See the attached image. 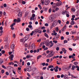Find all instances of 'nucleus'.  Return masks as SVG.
<instances>
[{
    "instance_id": "f257e3e1",
    "label": "nucleus",
    "mask_w": 79,
    "mask_h": 79,
    "mask_svg": "<svg viewBox=\"0 0 79 79\" xmlns=\"http://www.w3.org/2000/svg\"><path fill=\"white\" fill-rule=\"evenodd\" d=\"M54 5L55 6H52V8L53 9H55L56 11H58L59 10H60V8L59 7L60 6H61L63 5V3L61 1H60L59 2H58L57 3H54ZM57 6L58 7H57ZM56 8V9H55Z\"/></svg>"
},
{
    "instance_id": "f03ea898",
    "label": "nucleus",
    "mask_w": 79,
    "mask_h": 79,
    "mask_svg": "<svg viewBox=\"0 0 79 79\" xmlns=\"http://www.w3.org/2000/svg\"><path fill=\"white\" fill-rule=\"evenodd\" d=\"M77 68V71H79V67L78 66V65L75 66L74 65H73L72 66V68H71L72 70V71H74V69L76 68Z\"/></svg>"
},
{
    "instance_id": "7ed1b4c3",
    "label": "nucleus",
    "mask_w": 79,
    "mask_h": 79,
    "mask_svg": "<svg viewBox=\"0 0 79 79\" xmlns=\"http://www.w3.org/2000/svg\"><path fill=\"white\" fill-rule=\"evenodd\" d=\"M54 55V53L52 54H49L47 56V58H50V57H52V56H53Z\"/></svg>"
},
{
    "instance_id": "20e7f679",
    "label": "nucleus",
    "mask_w": 79,
    "mask_h": 79,
    "mask_svg": "<svg viewBox=\"0 0 79 79\" xmlns=\"http://www.w3.org/2000/svg\"><path fill=\"white\" fill-rule=\"evenodd\" d=\"M32 17L30 18V21H32L33 18H35V15L34 14H33L32 15Z\"/></svg>"
},
{
    "instance_id": "39448f33",
    "label": "nucleus",
    "mask_w": 79,
    "mask_h": 79,
    "mask_svg": "<svg viewBox=\"0 0 79 79\" xmlns=\"http://www.w3.org/2000/svg\"><path fill=\"white\" fill-rule=\"evenodd\" d=\"M50 1H49V0L46 1L45 2H44V4L45 5H48Z\"/></svg>"
},
{
    "instance_id": "423d86ee",
    "label": "nucleus",
    "mask_w": 79,
    "mask_h": 79,
    "mask_svg": "<svg viewBox=\"0 0 79 79\" xmlns=\"http://www.w3.org/2000/svg\"><path fill=\"white\" fill-rule=\"evenodd\" d=\"M31 47H32V49L34 50V49H35V44H31Z\"/></svg>"
},
{
    "instance_id": "0eeeda50",
    "label": "nucleus",
    "mask_w": 79,
    "mask_h": 79,
    "mask_svg": "<svg viewBox=\"0 0 79 79\" xmlns=\"http://www.w3.org/2000/svg\"><path fill=\"white\" fill-rule=\"evenodd\" d=\"M63 69L64 71H68V70H69V68L66 67H63Z\"/></svg>"
},
{
    "instance_id": "6e6552de",
    "label": "nucleus",
    "mask_w": 79,
    "mask_h": 79,
    "mask_svg": "<svg viewBox=\"0 0 79 79\" xmlns=\"http://www.w3.org/2000/svg\"><path fill=\"white\" fill-rule=\"evenodd\" d=\"M10 48L12 49V50H14V49H15V44H12L10 46Z\"/></svg>"
},
{
    "instance_id": "1a4fd4ad",
    "label": "nucleus",
    "mask_w": 79,
    "mask_h": 79,
    "mask_svg": "<svg viewBox=\"0 0 79 79\" xmlns=\"http://www.w3.org/2000/svg\"><path fill=\"white\" fill-rule=\"evenodd\" d=\"M20 42H23V43H25L26 42V40L24 39H22L20 40Z\"/></svg>"
},
{
    "instance_id": "9d476101",
    "label": "nucleus",
    "mask_w": 79,
    "mask_h": 79,
    "mask_svg": "<svg viewBox=\"0 0 79 79\" xmlns=\"http://www.w3.org/2000/svg\"><path fill=\"white\" fill-rule=\"evenodd\" d=\"M22 12H20L18 15V16L20 18H21L22 17Z\"/></svg>"
},
{
    "instance_id": "9b49d317",
    "label": "nucleus",
    "mask_w": 79,
    "mask_h": 79,
    "mask_svg": "<svg viewBox=\"0 0 79 79\" xmlns=\"http://www.w3.org/2000/svg\"><path fill=\"white\" fill-rule=\"evenodd\" d=\"M66 25H65L64 27L62 28L61 30V31H64L66 30Z\"/></svg>"
},
{
    "instance_id": "f8f14e48",
    "label": "nucleus",
    "mask_w": 79,
    "mask_h": 79,
    "mask_svg": "<svg viewBox=\"0 0 79 79\" xmlns=\"http://www.w3.org/2000/svg\"><path fill=\"white\" fill-rule=\"evenodd\" d=\"M71 77H71V79H73L74 78H78L77 77H75L72 74H71Z\"/></svg>"
},
{
    "instance_id": "ddd939ff",
    "label": "nucleus",
    "mask_w": 79,
    "mask_h": 79,
    "mask_svg": "<svg viewBox=\"0 0 79 79\" xmlns=\"http://www.w3.org/2000/svg\"><path fill=\"white\" fill-rule=\"evenodd\" d=\"M39 31H39V29H35L34 32L35 33L37 34V32H39Z\"/></svg>"
},
{
    "instance_id": "4468645a",
    "label": "nucleus",
    "mask_w": 79,
    "mask_h": 79,
    "mask_svg": "<svg viewBox=\"0 0 79 79\" xmlns=\"http://www.w3.org/2000/svg\"><path fill=\"white\" fill-rule=\"evenodd\" d=\"M49 19L50 20H52L51 21H54V18L53 17L50 16L49 18Z\"/></svg>"
},
{
    "instance_id": "2eb2a0df",
    "label": "nucleus",
    "mask_w": 79,
    "mask_h": 79,
    "mask_svg": "<svg viewBox=\"0 0 79 79\" xmlns=\"http://www.w3.org/2000/svg\"><path fill=\"white\" fill-rule=\"evenodd\" d=\"M29 37V36L28 35H27L25 36V41H26L27 40H28Z\"/></svg>"
},
{
    "instance_id": "dca6fc26",
    "label": "nucleus",
    "mask_w": 79,
    "mask_h": 79,
    "mask_svg": "<svg viewBox=\"0 0 79 79\" xmlns=\"http://www.w3.org/2000/svg\"><path fill=\"white\" fill-rule=\"evenodd\" d=\"M58 23V21L56 20H55L52 23V25H55V24H56Z\"/></svg>"
},
{
    "instance_id": "f3484780",
    "label": "nucleus",
    "mask_w": 79,
    "mask_h": 79,
    "mask_svg": "<svg viewBox=\"0 0 79 79\" xmlns=\"http://www.w3.org/2000/svg\"><path fill=\"white\" fill-rule=\"evenodd\" d=\"M64 78L65 79H69V77H68V76L67 75H65L64 76Z\"/></svg>"
},
{
    "instance_id": "a211bd4d",
    "label": "nucleus",
    "mask_w": 79,
    "mask_h": 79,
    "mask_svg": "<svg viewBox=\"0 0 79 79\" xmlns=\"http://www.w3.org/2000/svg\"><path fill=\"white\" fill-rule=\"evenodd\" d=\"M14 57V55L13 54H11L9 58L10 59H13Z\"/></svg>"
},
{
    "instance_id": "6ab92c4d",
    "label": "nucleus",
    "mask_w": 79,
    "mask_h": 79,
    "mask_svg": "<svg viewBox=\"0 0 79 79\" xmlns=\"http://www.w3.org/2000/svg\"><path fill=\"white\" fill-rule=\"evenodd\" d=\"M59 35H56L55 36V39L56 40V39H58L59 38Z\"/></svg>"
},
{
    "instance_id": "aec40b11",
    "label": "nucleus",
    "mask_w": 79,
    "mask_h": 79,
    "mask_svg": "<svg viewBox=\"0 0 79 79\" xmlns=\"http://www.w3.org/2000/svg\"><path fill=\"white\" fill-rule=\"evenodd\" d=\"M17 23H20V22H21V20L20 19V18H17Z\"/></svg>"
},
{
    "instance_id": "412c9836",
    "label": "nucleus",
    "mask_w": 79,
    "mask_h": 79,
    "mask_svg": "<svg viewBox=\"0 0 79 79\" xmlns=\"http://www.w3.org/2000/svg\"><path fill=\"white\" fill-rule=\"evenodd\" d=\"M70 24L71 25H74L75 24V22L74 21H71L70 22Z\"/></svg>"
},
{
    "instance_id": "4be33fe9",
    "label": "nucleus",
    "mask_w": 79,
    "mask_h": 79,
    "mask_svg": "<svg viewBox=\"0 0 79 79\" xmlns=\"http://www.w3.org/2000/svg\"><path fill=\"white\" fill-rule=\"evenodd\" d=\"M3 63V61L2 60V59L0 58V65Z\"/></svg>"
},
{
    "instance_id": "5701e85b",
    "label": "nucleus",
    "mask_w": 79,
    "mask_h": 79,
    "mask_svg": "<svg viewBox=\"0 0 79 79\" xmlns=\"http://www.w3.org/2000/svg\"><path fill=\"white\" fill-rule=\"evenodd\" d=\"M41 2L43 5H44V0H41Z\"/></svg>"
},
{
    "instance_id": "b1692460",
    "label": "nucleus",
    "mask_w": 79,
    "mask_h": 79,
    "mask_svg": "<svg viewBox=\"0 0 79 79\" xmlns=\"http://www.w3.org/2000/svg\"><path fill=\"white\" fill-rule=\"evenodd\" d=\"M15 24H16V23H13L12 24H11L10 26V27H13V26H15Z\"/></svg>"
},
{
    "instance_id": "393cba45",
    "label": "nucleus",
    "mask_w": 79,
    "mask_h": 79,
    "mask_svg": "<svg viewBox=\"0 0 79 79\" xmlns=\"http://www.w3.org/2000/svg\"><path fill=\"white\" fill-rule=\"evenodd\" d=\"M71 66H72V64H70L69 67H68V68H69V69H71Z\"/></svg>"
},
{
    "instance_id": "a878e982",
    "label": "nucleus",
    "mask_w": 79,
    "mask_h": 79,
    "mask_svg": "<svg viewBox=\"0 0 79 79\" xmlns=\"http://www.w3.org/2000/svg\"><path fill=\"white\" fill-rule=\"evenodd\" d=\"M42 57V56L41 55H40V56H38L37 57V60H39L40 58L41 57Z\"/></svg>"
},
{
    "instance_id": "bb28decb",
    "label": "nucleus",
    "mask_w": 79,
    "mask_h": 79,
    "mask_svg": "<svg viewBox=\"0 0 79 79\" xmlns=\"http://www.w3.org/2000/svg\"><path fill=\"white\" fill-rule=\"evenodd\" d=\"M3 30H2L0 31V36H1L2 35V34H3Z\"/></svg>"
},
{
    "instance_id": "cd10ccee",
    "label": "nucleus",
    "mask_w": 79,
    "mask_h": 79,
    "mask_svg": "<svg viewBox=\"0 0 79 79\" xmlns=\"http://www.w3.org/2000/svg\"><path fill=\"white\" fill-rule=\"evenodd\" d=\"M72 11H73V13H74V12H74V11H75V8H72Z\"/></svg>"
},
{
    "instance_id": "c85d7f7f",
    "label": "nucleus",
    "mask_w": 79,
    "mask_h": 79,
    "mask_svg": "<svg viewBox=\"0 0 79 79\" xmlns=\"http://www.w3.org/2000/svg\"><path fill=\"white\" fill-rule=\"evenodd\" d=\"M50 52H51V53H50L51 54H53V53H55V52H54L53 51H50Z\"/></svg>"
},
{
    "instance_id": "c756f323",
    "label": "nucleus",
    "mask_w": 79,
    "mask_h": 79,
    "mask_svg": "<svg viewBox=\"0 0 79 79\" xmlns=\"http://www.w3.org/2000/svg\"><path fill=\"white\" fill-rule=\"evenodd\" d=\"M48 68H53V65H49L48 66Z\"/></svg>"
},
{
    "instance_id": "7c9ffc66",
    "label": "nucleus",
    "mask_w": 79,
    "mask_h": 79,
    "mask_svg": "<svg viewBox=\"0 0 79 79\" xmlns=\"http://www.w3.org/2000/svg\"><path fill=\"white\" fill-rule=\"evenodd\" d=\"M34 31H32L31 33L30 34V35H31V36H32V35H33V34H34Z\"/></svg>"
},
{
    "instance_id": "2f4dec72",
    "label": "nucleus",
    "mask_w": 79,
    "mask_h": 79,
    "mask_svg": "<svg viewBox=\"0 0 79 79\" xmlns=\"http://www.w3.org/2000/svg\"><path fill=\"white\" fill-rule=\"evenodd\" d=\"M38 6L39 7L40 10H42V7H41V6L40 5H38Z\"/></svg>"
},
{
    "instance_id": "473e14b6",
    "label": "nucleus",
    "mask_w": 79,
    "mask_h": 79,
    "mask_svg": "<svg viewBox=\"0 0 79 79\" xmlns=\"http://www.w3.org/2000/svg\"><path fill=\"white\" fill-rule=\"evenodd\" d=\"M65 13L66 14V15H68L69 14V12L68 11H67L66 10H65Z\"/></svg>"
},
{
    "instance_id": "72a5a7b5",
    "label": "nucleus",
    "mask_w": 79,
    "mask_h": 79,
    "mask_svg": "<svg viewBox=\"0 0 79 79\" xmlns=\"http://www.w3.org/2000/svg\"><path fill=\"white\" fill-rule=\"evenodd\" d=\"M1 53L2 54H4V53H5V51L2 50L1 52Z\"/></svg>"
},
{
    "instance_id": "f704fd0d",
    "label": "nucleus",
    "mask_w": 79,
    "mask_h": 79,
    "mask_svg": "<svg viewBox=\"0 0 79 79\" xmlns=\"http://www.w3.org/2000/svg\"><path fill=\"white\" fill-rule=\"evenodd\" d=\"M18 73L19 74H21V71L20 70L18 71Z\"/></svg>"
},
{
    "instance_id": "c9c22d12",
    "label": "nucleus",
    "mask_w": 79,
    "mask_h": 79,
    "mask_svg": "<svg viewBox=\"0 0 79 79\" xmlns=\"http://www.w3.org/2000/svg\"><path fill=\"white\" fill-rule=\"evenodd\" d=\"M74 65H77V64H78V63L77 62H74Z\"/></svg>"
},
{
    "instance_id": "e433bc0d",
    "label": "nucleus",
    "mask_w": 79,
    "mask_h": 79,
    "mask_svg": "<svg viewBox=\"0 0 79 79\" xmlns=\"http://www.w3.org/2000/svg\"><path fill=\"white\" fill-rule=\"evenodd\" d=\"M44 36L45 37H48V35L47 34L45 33L44 34Z\"/></svg>"
},
{
    "instance_id": "4c0bfd02",
    "label": "nucleus",
    "mask_w": 79,
    "mask_h": 79,
    "mask_svg": "<svg viewBox=\"0 0 79 79\" xmlns=\"http://www.w3.org/2000/svg\"><path fill=\"white\" fill-rule=\"evenodd\" d=\"M28 27H29V28H32V26L31 25H29L28 26Z\"/></svg>"
},
{
    "instance_id": "58836bf2",
    "label": "nucleus",
    "mask_w": 79,
    "mask_h": 79,
    "mask_svg": "<svg viewBox=\"0 0 79 79\" xmlns=\"http://www.w3.org/2000/svg\"><path fill=\"white\" fill-rule=\"evenodd\" d=\"M2 68H4V69H6V67L5 66H4V65H2Z\"/></svg>"
},
{
    "instance_id": "ea45409f",
    "label": "nucleus",
    "mask_w": 79,
    "mask_h": 79,
    "mask_svg": "<svg viewBox=\"0 0 79 79\" xmlns=\"http://www.w3.org/2000/svg\"><path fill=\"white\" fill-rule=\"evenodd\" d=\"M56 30L57 32H58L59 31V29H58V27H56Z\"/></svg>"
},
{
    "instance_id": "a19ab883",
    "label": "nucleus",
    "mask_w": 79,
    "mask_h": 79,
    "mask_svg": "<svg viewBox=\"0 0 79 79\" xmlns=\"http://www.w3.org/2000/svg\"><path fill=\"white\" fill-rule=\"evenodd\" d=\"M10 65H11V64H12V65H14V63L13 62H11L10 63H9Z\"/></svg>"
},
{
    "instance_id": "79ce46f5",
    "label": "nucleus",
    "mask_w": 79,
    "mask_h": 79,
    "mask_svg": "<svg viewBox=\"0 0 79 79\" xmlns=\"http://www.w3.org/2000/svg\"><path fill=\"white\" fill-rule=\"evenodd\" d=\"M56 50L57 51H58L59 50H60V48L58 47H57L56 48Z\"/></svg>"
},
{
    "instance_id": "37998d69",
    "label": "nucleus",
    "mask_w": 79,
    "mask_h": 79,
    "mask_svg": "<svg viewBox=\"0 0 79 79\" xmlns=\"http://www.w3.org/2000/svg\"><path fill=\"white\" fill-rule=\"evenodd\" d=\"M6 76H8V75H9V73L8 72H6Z\"/></svg>"
},
{
    "instance_id": "c03bdc74",
    "label": "nucleus",
    "mask_w": 79,
    "mask_h": 79,
    "mask_svg": "<svg viewBox=\"0 0 79 79\" xmlns=\"http://www.w3.org/2000/svg\"><path fill=\"white\" fill-rule=\"evenodd\" d=\"M1 73L2 74H3V73H5V70L3 69L2 70H1Z\"/></svg>"
},
{
    "instance_id": "a18cd8bd",
    "label": "nucleus",
    "mask_w": 79,
    "mask_h": 79,
    "mask_svg": "<svg viewBox=\"0 0 79 79\" xmlns=\"http://www.w3.org/2000/svg\"><path fill=\"white\" fill-rule=\"evenodd\" d=\"M50 45V43H47L46 44V46L47 47H48V46H49Z\"/></svg>"
},
{
    "instance_id": "49530a36",
    "label": "nucleus",
    "mask_w": 79,
    "mask_h": 79,
    "mask_svg": "<svg viewBox=\"0 0 79 79\" xmlns=\"http://www.w3.org/2000/svg\"><path fill=\"white\" fill-rule=\"evenodd\" d=\"M53 45V43H51L50 45V47H52Z\"/></svg>"
},
{
    "instance_id": "de8ad7c7",
    "label": "nucleus",
    "mask_w": 79,
    "mask_h": 79,
    "mask_svg": "<svg viewBox=\"0 0 79 79\" xmlns=\"http://www.w3.org/2000/svg\"><path fill=\"white\" fill-rule=\"evenodd\" d=\"M26 58H31V56L27 55L26 56Z\"/></svg>"
},
{
    "instance_id": "09e8293b",
    "label": "nucleus",
    "mask_w": 79,
    "mask_h": 79,
    "mask_svg": "<svg viewBox=\"0 0 79 79\" xmlns=\"http://www.w3.org/2000/svg\"><path fill=\"white\" fill-rule=\"evenodd\" d=\"M72 34H76V31H74V32L73 31H72Z\"/></svg>"
},
{
    "instance_id": "8fccbe9b",
    "label": "nucleus",
    "mask_w": 79,
    "mask_h": 79,
    "mask_svg": "<svg viewBox=\"0 0 79 79\" xmlns=\"http://www.w3.org/2000/svg\"><path fill=\"white\" fill-rule=\"evenodd\" d=\"M57 78H58V79L60 78V75H57Z\"/></svg>"
},
{
    "instance_id": "3c124183",
    "label": "nucleus",
    "mask_w": 79,
    "mask_h": 79,
    "mask_svg": "<svg viewBox=\"0 0 79 79\" xmlns=\"http://www.w3.org/2000/svg\"><path fill=\"white\" fill-rule=\"evenodd\" d=\"M22 3L23 4V5H25V4H26V2L24 1H23Z\"/></svg>"
},
{
    "instance_id": "603ef678",
    "label": "nucleus",
    "mask_w": 79,
    "mask_h": 79,
    "mask_svg": "<svg viewBox=\"0 0 79 79\" xmlns=\"http://www.w3.org/2000/svg\"><path fill=\"white\" fill-rule=\"evenodd\" d=\"M36 68H34L32 70H33V71H35L36 69Z\"/></svg>"
},
{
    "instance_id": "864d4df0",
    "label": "nucleus",
    "mask_w": 79,
    "mask_h": 79,
    "mask_svg": "<svg viewBox=\"0 0 79 79\" xmlns=\"http://www.w3.org/2000/svg\"><path fill=\"white\" fill-rule=\"evenodd\" d=\"M61 14H62V15H64V14H65V12H64V11L62 12Z\"/></svg>"
},
{
    "instance_id": "5fc2aeb1",
    "label": "nucleus",
    "mask_w": 79,
    "mask_h": 79,
    "mask_svg": "<svg viewBox=\"0 0 79 79\" xmlns=\"http://www.w3.org/2000/svg\"><path fill=\"white\" fill-rule=\"evenodd\" d=\"M51 11H52V9H49L48 10L49 13H51Z\"/></svg>"
},
{
    "instance_id": "6e6d98bb",
    "label": "nucleus",
    "mask_w": 79,
    "mask_h": 79,
    "mask_svg": "<svg viewBox=\"0 0 79 79\" xmlns=\"http://www.w3.org/2000/svg\"><path fill=\"white\" fill-rule=\"evenodd\" d=\"M55 71L56 72V73H57V72L58 71V70L57 69H56L55 70Z\"/></svg>"
},
{
    "instance_id": "4d7b16f0",
    "label": "nucleus",
    "mask_w": 79,
    "mask_h": 79,
    "mask_svg": "<svg viewBox=\"0 0 79 79\" xmlns=\"http://www.w3.org/2000/svg\"><path fill=\"white\" fill-rule=\"evenodd\" d=\"M48 50V47L45 48L44 49V51H45V50Z\"/></svg>"
},
{
    "instance_id": "13d9d810",
    "label": "nucleus",
    "mask_w": 79,
    "mask_h": 79,
    "mask_svg": "<svg viewBox=\"0 0 79 79\" xmlns=\"http://www.w3.org/2000/svg\"><path fill=\"white\" fill-rule=\"evenodd\" d=\"M4 7H5V8L6 7V4L5 3L4 4Z\"/></svg>"
},
{
    "instance_id": "bf43d9fd",
    "label": "nucleus",
    "mask_w": 79,
    "mask_h": 79,
    "mask_svg": "<svg viewBox=\"0 0 79 79\" xmlns=\"http://www.w3.org/2000/svg\"><path fill=\"white\" fill-rule=\"evenodd\" d=\"M45 29V27H41V29H42V30H43V29Z\"/></svg>"
},
{
    "instance_id": "052dcab7",
    "label": "nucleus",
    "mask_w": 79,
    "mask_h": 79,
    "mask_svg": "<svg viewBox=\"0 0 79 79\" xmlns=\"http://www.w3.org/2000/svg\"><path fill=\"white\" fill-rule=\"evenodd\" d=\"M60 77L61 78H63L64 77V74H61L60 76Z\"/></svg>"
},
{
    "instance_id": "680f3d73",
    "label": "nucleus",
    "mask_w": 79,
    "mask_h": 79,
    "mask_svg": "<svg viewBox=\"0 0 79 79\" xmlns=\"http://www.w3.org/2000/svg\"><path fill=\"white\" fill-rule=\"evenodd\" d=\"M26 30L27 31H29V28L28 27H27L26 28Z\"/></svg>"
},
{
    "instance_id": "e2e57ef3",
    "label": "nucleus",
    "mask_w": 79,
    "mask_h": 79,
    "mask_svg": "<svg viewBox=\"0 0 79 79\" xmlns=\"http://www.w3.org/2000/svg\"><path fill=\"white\" fill-rule=\"evenodd\" d=\"M0 30L1 31H2V30H3V27H2V26L0 27Z\"/></svg>"
},
{
    "instance_id": "0e129e2a",
    "label": "nucleus",
    "mask_w": 79,
    "mask_h": 79,
    "mask_svg": "<svg viewBox=\"0 0 79 79\" xmlns=\"http://www.w3.org/2000/svg\"><path fill=\"white\" fill-rule=\"evenodd\" d=\"M45 26H48V24L47 23H46L45 24Z\"/></svg>"
},
{
    "instance_id": "69168bd1",
    "label": "nucleus",
    "mask_w": 79,
    "mask_h": 79,
    "mask_svg": "<svg viewBox=\"0 0 79 79\" xmlns=\"http://www.w3.org/2000/svg\"><path fill=\"white\" fill-rule=\"evenodd\" d=\"M35 11H34V10H32L31 11L32 13H35Z\"/></svg>"
},
{
    "instance_id": "338daca9",
    "label": "nucleus",
    "mask_w": 79,
    "mask_h": 79,
    "mask_svg": "<svg viewBox=\"0 0 79 79\" xmlns=\"http://www.w3.org/2000/svg\"><path fill=\"white\" fill-rule=\"evenodd\" d=\"M64 43H68V41L66 40H65L64 41Z\"/></svg>"
},
{
    "instance_id": "774afa93",
    "label": "nucleus",
    "mask_w": 79,
    "mask_h": 79,
    "mask_svg": "<svg viewBox=\"0 0 79 79\" xmlns=\"http://www.w3.org/2000/svg\"><path fill=\"white\" fill-rule=\"evenodd\" d=\"M27 64L28 66H30V64H31L28 62L27 63Z\"/></svg>"
}]
</instances>
